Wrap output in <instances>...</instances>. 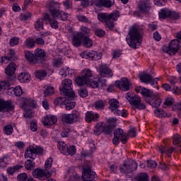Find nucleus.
<instances>
[{
	"label": "nucleus",
	"instance_id": "0eeeda50",
	"mask_svg": "<svg viewBox=\"0 0 181 181\" xmlns=\"http://www.w3.org/2000/svg\"><path fill=\"white\" fill-rule=\"evenodd\" d=\"M126 98L129 104L134 105L138 110H145L146 108L144 103H141V98L131 92L127 93Z\"/></svg>",
	"mask_w": 181,
	"mask_h": 181
},
{
	"label": "nucleus",
	"instance_id": "f03ea898",
	"mask_svg": "<svg viewBox=\"0 0 181 181\" xmlns=\"http://www.w3.org/2000/svg\"><path fill=\"white\" fill-rule=\"evenodd\" d=\"M126 42L130 47L136 49V45L142 43V35L136 25H133L129 28L128 36L126 37Z\"/></svg>",
	"mask_w": 181,
	"mask_h": 181
},
{
	"label": "nucleus",
	"instance_id": "680f3d73",
	"mask_svg": "<svg viewBox=\"0 0 181 181\" xmlns=\"http://www.w3.org/2000/svg\"><path fill=\"white\" fill-rule=\"evenodd\" d=\"M54 105H62V104H64V100L63 98V97H59L57 98L54 100Z\"/></svg>",
	"mask_w": 181,
	"mask_h": 181
},
{
	"label": "nucleus",
	"instance_id": "4be33fe9",
	"mask_svg": "<svg viewBox=\"0 0 181 181\" xmlns=\"http://www.w3.org/2000/svg\"><path fill=\"white\" fill-rule=\"evenodd\" d=\"M100 76L102 77H105L106 76H108V77H112V71L108 68L106 65H101L100 66Z\"/></svg>",
	"mask_w": 181,
	"mask_h": 181
},
{
	"label": "nucleus",
	"instance_id": "6e6552de",
	"mask_svg": "<svg viewBox=\"0 0 181 181\" xmlns=\"http://www.w3.org/2000/svg\"><path fill=\"white\" fill-rule=\"evenodd\" d=\"M129 138V134H124V130L122 129H117L114 132V138L112 139L113 145H118L119 144V139L122 144H127L128 142V139Z\"/></svg>",
	"mask_w": 181,
	"mask_h": 181
},
{
	"label": "nucleus",
	"instance_id": "a878e982",
	"mask_svg": "<svg viewBox=\"0 0 181 181\" xmlns=\"http://www.w3.org/2000/svg\"><path fill=\"white\" fill-rule=\"evenodd\" d=\"M35 152V151L33 148H30V146L28 147L25 152V158H29L30 159H32V160H35V159H36V154Z\"/></svg>",
	"mask_w": 181,
	"mask_h": 181
},
{
	"label": "nucleus",
	"instance_id": "c85d7f7f",
	"mask_svg": "<svg viewBox=\"0 0 181 181\" xmlns=\"http://www.w3.org/2000/svg\"><path fill=\"white\" fill-rule=\"evenodd\" d=\"M160 19H166L170 16V10L168 8H162L158 13Z\"/></svg>",
	"mask_w": 181,
	"mask_h": 181
},
{
	"label": "nucleus",
	"instance_id": "4468645a",
	"mask_svg": "<svg viewBox=\"0 0 181 181\" xmlns=\"http://www.w3.org/2000/svg\"><path fill=\"white\" fill-rule=\"evenodd\" d=\"M33 176L36 179H40V180H45V179H49L52 176L50 173H45V170L40 168H36L33 171Z\"/></svg>",
	"mask_w": 181,
	"mask_h": 181
},
{
	"label": "nucleus",
	"instance_id": "20e7f679",
	"mask_svg": "<svg viewBox=\"0 0 181 181\" xmlns=\"http://www.w3.org/2000/svg\"><path fill=\"white\" fill-rule=\"evenodd\" d=\"M177 39L173 40L168 45V47L164 46L163 52L168 53L170 56H175L179 52V40H181V31L177 33Z\"/></svg>",
	"mask_w": 181,
	"mask_h": 181
},
{
	"label": "nucleus",
	"instance_id": "bf43d9fd",
	"mask_svg": "<svg viewBox=\"0 0 181 181\" xmlns=\"http://www.w3.org/2000/svg\"><path fill=\"white\" fill-rule=\"evenodd\" d=\"M19 45V38L13 37L10 40V46L13 47V46H18Z\"/></svg>",
	"mask_w": 181,
	"mask_h": 181
},
{
	"label": "nucleus",
	"instance_id": "1a4fd4ad",
	"mask_svg": "<svg viewBox=\"0 0 181 181\" xmlns=\"http://www.w3.org/2000/svg\"><path fill=\"white\" fill-rule=\"evenodd\" d=\"M36 107V104L35 103V100L30 99L25 100L23 105L22 108L24 110L23 117L25 118H28V119H32L33 117V113H32V109Z\"/></svg>",
	"mask_w": 181,
	"mask_h": 181
},
{
	"label": "nucleus",
	"instance_id": "ddd939ff",
	"mask_svg": "<svg viewBox=\"0 0 181 181\" xmlns=\"http://www.w3.org/2000/svg\"><path fill=\"white\" fill-rule=\"evenodd\" d=\"M97 174L95 172L91 170V167H86L83 168L81 180L83 181H94Z\"/></svg>",
	"mask_w": 181,
	"mask_h": 181
},
{
	"label": "nucleus",
	"instance_id": "864d4df0",
	"mask_svg": "<svg viewBox=\"0 0 181 181\" xmlns=\"http://www.w3.org/2000/svg\"><path fill=\"white\" fill-rule=\"evenodd\" d=\"M17 180L18 181H27L28 174L26 173H22L17 175Z\"/></svg>",
	"mask_w": 181,
	"mask_h": 181
},
{
	"label": "nucleus",
	"instance_id": "774afa93",
	"mask_svg": "<svg viewBox=\"0 0 181 181\" xmlns=\"http://www.w3.org/2000/svg\"><path fill=\"white\" fill-rule=\"evenodd\" d=\"M81 176L78 175L77 173L71 175L69 177V181H79Z\"/></svg>",
	"mask_w": 181,
	"mask_h": 181
},
{
	"label": "nucleus",
	"instance_id": "dca6fc26",
	"mask_svg": "<svg viewBox=\"0 0 181 181\" xmlns=\"http://www.w3.org/2000/svg\"><path fill=\"white\" fill-rule=\"evenodd\" d=\"M115 86L118 87V88H120V90H122V91H128V90H129V86H131V83H129L128 78H122L120 81H115Z\"/></svg>",
	"mask_w": 181,
	"mask_h": 181
},
{
	"label": "nucleus",
	"instance_id": "393cba45",
	"mask_svg": "<svg viewBox=\"0 0 181 181\" xmlns=\"http://www.w3.org/2000/svg\"><path fill=\"white\" fill-rule=\"evenodd\" d=\"M82 45L84 47H91L93 46V40H91L88 35L83 34Z\"/></svg>",
	"mask_w": 181,
	"mask_h": 181
},
{
	"label": "nucleus",
	"instance_id": "de8ad7c7",
	"mask_svg": "<svg viewBox=\"0 0 181 181\" xmlns=\"http://www.w3.org/2000/svg\"><path fill=\"white\" fill-rule=\"evenodd\" d=\"M4 132L6 135H11L13 132V127L12 125L8 124L4 128Z\"/></svg>",
	"mask_w": 181,
	"mask_h": 181
},
{
	"label": "nucleus",
	"instance_id": "5701e85b",
	"mask_svg": "<svg viewBox=\"0 0 181 181\" xmlns=\"http://www.w3.org/2000/svg\"><path fill=\"white\" fill-rule=\"evenodd\" d=\"M16 71V64L13 62H11L5 69V73L9 77H12L13 74H15V71Z\"/></svg>",
	"mask_w": 181,
	"mask_h": 181
},
{
	"label": "nucleus",
	"instance_id": "c03bdc74",
	"mask_svg": "<svg viewBox=\"0 0 181 181\" xmlns=\"http://www.w3.org/2000/svg\"><path fill=\"white\" fill-rule=\"evenodd\" d=\"M94 105L96 110H103L104 107H105V103L101 100H99L95 102Z\"/></svg>",
	"mask_w": 181,
	"mask_h": 181
},
{
	"label": "nucleus",
	"instance_id": "79ce46f5",
	"mask_svg": "<svg viewBox=\"0 0 181 181\" xmlns=\"http://www.w3.org/2000/svg\"><path fill=\"white\" fill-rule=\"evenodd\" d=\"M57 148L59 151H60L61 153H63L64 155L66 149L67 148V144H66V143H64V141H59L57 144Z\"/></svg>",
	"mask_w": 181,
	"mask_h": 181
},
{
	"label": "nucleus",
	"instance_id": "4d7b16f0",
	"mask_svg": "<svg viewBox=\"0 0 181 181\" xmlns=\"http://www.w3.org/2000/svg\"><path fill=\"white\" fill-rule=\"evenodd\" d=\"M13 91L16 97H21L23 94L22 88L17 86L13 89Z\"/></svg>",
	"mask_w": 181,
	"mask_h": 181
},
{
	"label": "nucleus",
	"instance_id": "cd10ccee",
	"mask_svg": "<svg viewBox=\"0 0 181 181\" xmlns=\"http://www.w3.org/2000/svg\"><path fill=\"white\" fill-rule=\"evenodd\" d=\"M76 152L77 148H76V146H66V149L65 150V153H64V155H66V156H74Z\"/></svg>",
	"mask_w": 181,
	"mask_h": 181
},
{
	"label": "nucleus",
	"instance_id": "c756f323",
	"mask_svg": "<svg viewBox=\"0 0 181 181\" xmlns=\"http://www.w3.org/2000/svg\"><path fill=\"white\" fill-rule=\"evenodd\" d=\"M25 57L26 60L32 63L33 64H36V57L35 54H32L30 52H25Z\"/></svg>",
	"mask_w": 181,
	"mask_h": 181
},
{
	"label": "nucleus",
	"instance_id": "a18cd8bd",
	"mask_svg": "<svg viewBox=\"0 0 181 181\" xmlns=\"http://www.w3.org/2000/svg\"><path fill=\"white\" fill-rule=\"evenodd\" d=\"M119 16V11H115L110 14H109V21H117Z\"/></svg>",
	"mask_w": 181,
	"mask_h": 181
},
{
	"label": "nucleus",
	"instance_id": "a211bd4d",
	"mask_svg": "<svg viewBox=\"0 0 181 181\" xmlns=\"http://www.w3.org/2000/svg\"><path fill=\"white\" fill-rule=\"evenodd\" d=\"M35 62L40 64L45 62V57H46V52L42 49H37L35 52Z\"/></svg>",
	"mask_w": 181,
	"mask_h": 181
},
{
	"label": "nucleus",
	"instance_id": "7ed1b4c3",
	"mask_svg": "<svg viewBox=\"0 0 181 181\" xmlns=\"http://www.w3.org/2000/svg\"><path fill=\"white\" fill-rule=\"evenodd\" d=\"M59 93L62 95L67 97L66 100H74L76 93L73 91V81L69 78L63 80L62 87L59 88Z\"/></svg>",
	"mask_w": 181,
	"mask_h": 181
},
{
	"label": "nucleus",
	"instance_id": "5fc2aeb1",
	"mask_svg": "<svg viewBox=\"0 0 181 181\" xmlns=\"http://www.w3.org/2000/svg\"><path fill=\"white\" fill-rule=\"evenodd\" d=\"M52 165H53V158H49L45 161V170H49V169H50V168H52Z\"/></svg>",
	"mask_w": 181,
	"mask_h": 181
},
{
	"label": "nucleus",
	"instance_id": "052dcab7",
	"mask_svg": "<svg viewBox=\"0 0 181 181\" xmlns=\"http://www.w3.org/2000/svg\"><path fill=\"white\" fill-rule=\"evenodd\" d=\"M78 94L80 97H82V98H86V97L88 95V92H87V90L86 89H80L78 91Z\"/></svg>",
	"mask_w": 181,
	"mask_h": 181
},
{
	"label": "nucleus",
	"instance_id": "39448f33",
	"mask_svg": "<svg viewBox=\"0 0 181 181\" xmlns=\"http://www.w3.org/2000/svg\"><path fill=\"white\" fill-rule=\"evenodd\" d=\"M109 109L111 112H113L115 115H117L119 117H127L128 113H127V110H122L119 107V102L117 99H110L108 101Z\"/></svg>",
	"mask_w": 181,
	"mask_h": 181
},
{
	"label": "nucleus",
	"instance_id": "c9c22d12",
	"mask_svg": "<svg viewBox=\"0 0 181 181\" xmlns=\"http://www.w3.org/2000/svg\"><path fill=\"white\" fill-rule=\"evenodd\" d=\"M23 168V165H16L13 167H10L8 168H7V173L8 175H13V173H15V172H18V170H19L20 169Z\"/></svg>",
	"mask_w": 181,
	"mask_h": 181
},
{
	"label": "nucleus",
	"instance_id": "2eb2a0df",
	"mask_svg": "<svg viewBox=\"0 0 181 181\" xmlns=\"http://www.w3.org/2000/svg\"><path fill=\"white\" fill-rule=\"evenodd\" d=\"M146 103L151 105L153 108H159L162 104V99L158 95H153L151 98H146Z\"/></svg>",
	"mask_w": 181,
	"mask_h": 181
},
{
	"label": "nucleus",
	"instance_id": "338daca9",
	"mask_svg": "<svg viewBox=\"0 0 181 181\" xmlns=\"http://www.w3.org/2000/svg\"><path fill=\"white\" fill-rule=\"evenodd\" d=\"M76 18L79 22H83L84 23L88 22V18L86 16L78 15Z\"/></svg>",
	"mask_w": 181,
	"mask_h": 181
},
{
	"label": "nucleus",
	"instance_id": "423d86ee",
	"mask_svg": "<svg viewBox=\"0 0 181 181\" xmlns=\"http://www.w3.org/2000/svg\"><path fill=\"white\" fill-rule=\"evenodd\" d=\"M115 128V124H109V125H104L103 122L98 123L95 125L93 134L95 135H101V134H105V135H111L114 129Z\"/></svg>",
	"mask_w": 181,
	"mask_h": 181
},
{
	"label": "nucleus",
	"instance_id": "a19ab883",
	"mask_svg": "<svg viewBox=\"0 0 181 181\" xmlns=\"http://www.w3.org/2000/svg\"><path fill=\"white\" fill-rule=\"evenodd\" d=\"M47 76V73L45 70H39L37 71L35 73V77L36 78H38L39 80H43Z\"/></svg>",
	"mask_w": 181,
	"mask_h": 181
},
{
	"label": "nucleus",
	"instance_id": "aec40b11",
	"mask_svg": "<svg viewBox=\"0 0 181 181\" xmlns=\"http://www.w3.org/2000/svg\"><path fill=\"white\" fill-rule=\"evenodd\" d=\"M100 118V115L98 113L94 114V112L89 111L86 113V122H91V121H94L95 122H98V119Z\"/></svg>",
	"mask_w": 181,
	"mask_h": 181
},
{
	"label": "nucleus",
	"instance_id": "412c9836",
	"mask_svg": "<svg viewBox=\"0 0 181 181\" xmlns=\"http://www.w3.org/2000/svg\"><path fill=\"white\" fill-rule=\"evenodd\" d=\"M56 122H57V117L54 115H47L42 120V123L45 127H48V125H54Z\"/></svg>",
	"mask_w": 181,
	"mask_h": 181
},
{
	"label": "nucleus",
	"instance_id": "58836bf2",
	"mask_svg": "<svg viewBox=\"0 0 181 181\" xmlns=\"http://www.w3.org/2000/svg\"><path fill=\"white\" fill-rule=\"evenodd\" d=\"M98 21H100V22H107L108 21H110V15L107 14V13H99L98 15Z\"/></svg>",
	"mask_w": 181,
	"mask_h": 181
},
{
	"label": "nucleus",
	"instance_id": "6e6d98bb",
	"mask_svg": "<svg viewBox=\"0 0 181 181\" xmlns=\"http://www.w3.org/2000/svg\"><path fill=\"white\" fill-rule=\"evenodd\" d=\"M95 35L98 37H104L105 36V31L101 28H98L95 30Z\"/></svg>",
	"mask_w": 181,
	"mask_h": 181
},
{
	"label": "nucleus",
	"instance_id": "ea45409f",
	"mask_svg": "<svg viewBox=\"0 0 181 181\" xmlns=\"http://www.w3.org/2000/svg\"><path fill=\"white\" fill-rule=\"evenodd\" d=\"M36 164L33 162V160H27L25 163V168L27 170H32L35 169V165Z\"/></svg>",
	"mask_w": 181,
	"mask_h": 181
},
{
	"label": "nucleus",
	"instance_id": "9b49d317",
	"mask_svg": "<svg viewBox=\"0 0 181 181\" xmlns=\"http://www.w3.org/2000/svg\"><path fill=\"white\" fill-rule=\"evenodd\" d=\"M91 77H93L91 71L90 69H86L83 72L82 76H78L75 78V83L79 87H81V86H84V84H86L87 86L88 80H90Z\"/></svg>",
	"mask_w": 181,
	"mask_h": 181
},
{
	"label": "nucleus",
	"instance_id": "2f4dec72",
	"mask_svg": "<svg viewBox=\"0 0 181 181\" xmlns=\"http://www.w3.org/2000/svg\"><path fill=\"white\" fill-rule=\"evenodd\" d=\"M141 95L143 97H146V98H151L155 94H153V92L152 90L146 88H143L141 89Z\"/></svg>",
	"mask_w": 181,
	"mask_h": 181
},
{
	"label": "nucleus",
	"instance_id": "8fccbe9b",
	"mask_svg": "<svg viewBox=\"0 0 181 181\" xmlns=\"http://www.w3.org/2000/svg\"><path fill=\"white\" fill-rule=\"evenodd\" d=\"M56 19L59 18H52V20H49V24L52 29H59V22L57 21Z\"/></svg>",
	"mask_w": 181,
	"mask_h": 181
},
{
	"label": "nucleus",
	"instance_id": "f8f14e48",
	"mask_svg": "<svg viewBox=\"0 0 181 181\" xmlns=\"http://www.w3.org/2000/svg\"><path fill=\"white\" fill-rule=\"evenodd\" d=\"M80 118V113L76 110H73L72 113L62 115V121L66 124H74V122H77Z\"/></svg>",
	"mask_w": 181,
	"mask_h": 181
},
{
	"label": "nucleus",
	"instance_id": "0e129e2a",
	"mask_svg": "<svg viewBox=\"0 0 181 181\" xmlns=\"http://www.w3.org/2000/svg\"><path fill=\"white\" fill-rule=\"evenodd\" d=\"M6 165H8V158L6 157L0 158V168H6Z\"/></svg>",
	"mask_w": 181,
	"mask_h": 181
},
{
	"label": "nucleus",
	"instance_id": "3c124183",
	"mask_svg": "<svg viewBox=\"0 0 181 181\" xmlns=\"http://www.w3.org/2000/svg\"><path fill=\"white\" fill-rule=\"evenodd\" d=\"M35 41L32 37H28L25 40V45L28 47H35Z\"/></svg>",
	"mask_w": 181,
	"mask_h": 181
},
{
	"label": "nucleus",
	"instance_id": "f257e3e1",
	"mask_svg": "<svg viewBox=\"0 0 181 181\" xmlns=\"http://www.w3.org/2000/svg\"><path fill=\"white\" fill-rule=\"evenodd\" d=\"M46 6L49 10L50 16L54 19H59V21H62L63 22L69 20L70 14L60 11V4L57 1L54 0L48 1L46 3Z\"/></svg>",
	"mask_w": 181,
	"mask_h": 181
},
{
	"label": "nucleus",
	"instance_id": "69168bd1",
	"mask_svg": "<svg viewBox=\"0 0 181 181\" xmlns=\"http://www.w3.org/2000/svg\"><path fill=\"white\" fill-rule=\"evenodd\" d=\"M147 166L148 168H151V169H154L158 166V163L155 160H147Z\"/></svg>",
	"mask_w": 181,
	"mask_h": 181
},
{
	"label": "nucleus",
	"instance_id": "f3484780",
	"mask_svg": "<svg viewBox=\"0 0 181 181\" xmlns=\"http://www.w3.org/2000/svg\"><path fill=\"white\" fill-rule=\"evenodd\" d=\"M84 33H77L74 34L72 38V45L75 46V47H80L83 43V36Z\"/></svg>",
	"mask_w": 181,
	"mask_h": 181
},
{
	"label": "nucleus",
	"instance_id": "bb28decb",
	"mask_svg": "<svg viewBox=\"0 0 181 181\" xmlns=\"http://www.w3.org/2000/svg\"><path fill=\"white\" fill-rule=\"evenodd\" d=\"M152 76L146 72H144L141 75H140V81L141 83H144L145 84H149L150 81H152Z\"/></svg>",
	"mask_w": 181,
	"mask_h": 181
},
{
	"label": "nucleus",
	"instance_id": "09e8293b",
	"mask_svg": "<svg viewBox=\"0 0 181 181\" xmlns=\"http://www.w3.org/2000/svg\"><path fill=\"white\" fill-rule=\"evenodd\" d=\"M138 181H149V176L146 173H142L138 176Z\"/></svg>",
	"mask_w": 181,
	"mask_h": 181
},
{
	"label": "nucleus",
	"instance_id": "473e14b6",
	"mask_svg": "<svg viewBox=\"0 0 181 181\" xmlns=\"http://www.w3.org/2000/svg\"><path fill=\"white\" fill-rule=\"evenodd\" d=\"M29 78H30L29 74L21 73L18 76V80L21 81V83H28Z\"/></svg>",
	"mask_w": 181,
	"mask_h": 181
},
{
	"label": "nucleus",
	"instance_id": "b1692460",
	"mask_svg": "<svg viewBox=\"0 0 181 181\" xmlns=\"http://www.w3.org/2000/svg\"><path fill=\"white\" fill-rule=\"evenodd\" d=\"M115 4V0H98L96 3L97 6H104L111 8Z\"/></svg>",
	"mask_w": 181,
	"mask_h": 181
},
{
	"label": "nucleus",
	"instance_id": "6ab92c4d",
	"mask_svg": "<svg viewBox=\"0 0 181 181\" xmlns=\"http://www.w3.org/2000/svg\"><path fill=\"white\" fill-rule=\"evenodd\" d=\"M151 8V1L149 0H141L139 3V8L142 13L148 12Z\"/></svg>",
	"mask_w": 181,
	"mask_h": 181
},
{
	"label": "nucleus",
	"instance_id": "49530a36",
	"mask_svg": "<svg viewBox=\"0 0 181 181\" xmlns=\"http://www.w3.org/2000/svg\"><path fill=\"white\" fill-rule=\"evenodd\" d=\"M1 90H12L13 88H11V83L9 81H1Z\"/></svg>",
	"mask_w": 181,
	"mask_h": 181
},
{
	"label": "nucleus",
	"instance_id": "4c0bfd02",
	"mask_svg": "<svg viewBox=\"0 0 181 181\" xmlns=\"http://www.w3.org/2000/svg\"><path fill=\"white\" fill-rule=\"evenodd\" d=\"M170 86L173 87L172 92L173 94H179V91H180V89H179V87L175 84H176V80L171 79L170 80Z\"/></svg>",
	"mask_w": 181,
	"mask_h": 181
},
{
	"label": "nucleus",
	"instance_id": "7c9ffc66",
	"mask_svg": "<svg viewBox=\"0 0 181 181\" xmlns=\"http://www.w3.org/2000/svg\"><path fill=\"white\" fill-rule=\"evenodd\" d=\"M154 114L158 117V118H165V117H168L169 118V117H170V114L168 115V113L162 109H156L154 110Z\"/></svg>",
	"mask_w": 181,
	"mask_h": 181
},
{
	"label": "nucleus",
	"instance_id": "e433bc0d",
	"mask_svg": "<svg viewBox=\"0 0 181 181\" xmlns=\"http://www.w3.org/2000/svg\"><path fill=\"white\" fill-rule=\"evenodd\" d=\"M5 110L8 112L13 111V110H15V106H13L12 100L4 101V111Z\"/></svg>",
	"mask_w": 181,
	"mask_h": 181
},
{
	"label": "nucleus",
	"instance_id": "603ef678",
	"mask_svg": "<svg viewBox=\"0 0 181 181\" xmlns=\"http://www.w3.org/2000/svg\"><path fill=\"white\" fill-rule=\"evenodd\" d=\"M87 86L90 87V88H97L98 87V82L93 81L91 78H89Z\"/></svg>",
	"mask_w": 181,
	"mask_h": 181
},
{
	"label": "nucleus",
	"instance_id": "9d476101",
	"mask_svg": "<svg viewBox=\"0 0 181 181\" xmlns=\"http://www.w3.org/2000/svg\"><path fill=\"white\" fill-rule=\"evenodd\" d=\"M138 168V164L135 160H129L128 161H124L123 165L119 167V170L121 173H131L134 170H136Z\"/></svg>",
	"mask_w": 181,
	"mask_h": 181
},
{
	"label": "nucleus",
	"instance_id": "37998d69",
	"mask_svg": "<svg viewBox=\"0 0 181 181\" xmlns=\"http://www.w3.org/2000/svg\"><path fill=\"white\" fill-rule=\"evenodd\" d=\"M35 29L36 30H40V29H45L43 27V18H39L35 23Z\"/></svg>",
	"mask_w": 181,
	"mask_h": 181
},
{
	"label": "nucleus",
	"instance_id": "f704fd0d",
	"mask_svg": "<svg viewBox=\"0 0 181 181\" xmlns=\"http://www.w3.org/2000/svg\"><path fill=\"white\" fill-rule=\"evenodd\" d=\"M69 101H73V100L67 99V97H66L64 99V103L66 105V110H67V111H70V110H73V108L76 107V103Z\"/></svg>",
	"mask_w": 181,
	"mask_h": 181
},
{
	"label": "nucleus",
	"instance_id": "e2e57ef3",
	"mask_svg": "<svg viewBox=\"0 0 181 181\" xmlns=\"http://www.w3.org/2000/svg\"><path fill=\"white\" fill-rule=\"evenodd\" d=\"M173 144L174 145H177V144H180V142H181L180 135L175 134L173 136Z\"/></svg>",
	"mask_w": 181,
	"mask_h": 181
},
{
	"label": "nucleus",
	"instance_id": "72a5a7b5",
	"mask_svg": "<svg viewBox=\"0 0 181 181\" xmlns=\"http://www.w3.org/2000/svg\"><path fill=\"white\" fill-rule=\"evenodd\" d=\"M5 60H10V62H15V60H18V57L15 54V51L13 49H10L8 56L4 57Z\"/></svg>",
	"mask_w": 181,
	"mask_h": 181
},
{
	"label": "nucleus",
	"instance_id": "13d9d810",
	"mask_svg": "<svg viewBox=\"0 0 181 181\" xmlns=\"http://www.w3.org/2000/svg\"><path fill=\"white\" fill-rule=\"evenodd\" d=\"M54 93V88L52 86H48L45 88L44 92L45 95H52Z\"/></svg>",
	"mask_w": 181,
	"mask_h": 181
}]
</instances>
